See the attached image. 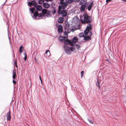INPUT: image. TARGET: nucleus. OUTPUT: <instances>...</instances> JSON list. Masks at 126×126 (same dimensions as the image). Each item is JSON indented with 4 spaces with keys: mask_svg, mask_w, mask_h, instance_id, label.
Returning a JSON list of instances; mask_svg holds the SVG:
<instances>
[{
    "mask_svg": "<svg viewBox=\"0 0 126 126\" xmlns=\"http://www.w3.org/2000/svg\"><path fill=\"white\" fill-rule=\"evenodd\" d=\"M43 6L44 8H49L50 7V5L48 3H43Z\"/></svg>",
    "mask_w": 126,
    "mask_h": 126,
    "instance_id": "ddd939ff",
    "label": "nucleus"
},
{
    "mask_svg": "<svg viewBox=\"0 0 126 126\" xmlns=\"http://www.w3.org/2000/svg\"><path fill=\"white\" fill-rule=\"evenodd\" d=\"M45 1H52V0H44Z\"/></svg>",
    "mask_w": 126,
    "mask_h": 126,
    "instance_id": "72a5a7b5",
    "label": "nucleus"
},
{
    "mask_svg": "<svg viewBox=\"0 0 126 126\" xmlns=\"http://www.w3.org/2000/svg\"><path fill=\"white\" fill-rule=\"evenodd\" d=\"M36 8L37 10L38 11H41L42 8V6L41 5H37L36 6Z\"/></svg>",
    "mask_w": 126,
    "mask_h": 126,
    "instance_id": "f8f14e48",
    "label": "nucleus"
},
{
    "mask_svg": "<svg viewBox=\"0 0 126 126\" xmlns=\"http://www.w3.org/2000/svg\"><path fill=\"white\" fill-rule=\"evenodd\" d=\"M24 55H25V56H24V60L25 61L26 60V59H27V54L26 53Z\"/></svg>",
    "mask_w": 126,
    "mask_h": 126,
    "instance_id": "c85d7f7f",
    "label": "nucleus"
},
{
    "mask_svg": "<svg viewBox=\"0 0 126 126\" xmlns=\"http://www.w3.org/2000/svg\"><path fill=\"white\" fill-rule=\"evenodd\" d=\"M76 46L78 49H79V48L80 47V46L78 44H76Z\"/></svg>",
    "mask_w": 126,
    "mask_h": 126,
    "instance_id": "cd10ccee",
    "label": "nucleus"
},
{
    "mask_svg": "<svg viewBox=\"0 0 126 126\" xmlns=\"http://www.w3.org/2000/svg\"><path fill=\"white\" fill-rule=\"evenodd\" d=\"M91 29L92 25L91 24H89L87 26L86 30L84 31V33H81L79 34V37H83L84 36V34L85 35H87L89 31L91 30Z\"/></svg>",
    "mask_w": 126,
    "mask_h": 126,
    "instance_id": "7ed1b4c3",
    "label": "nucleus"
},
{
    "mask_svg": "<svg viewBox=\"0 0 126 126\" xmlns=\"http://www.w3.org/2000/svg\"><path fill=\"white\" fill-rule=\"evenodd\" d=\"M7 0H6V1H6H7Z\"/></svg>",
    "mask_w": 126,
    "mask_h": 126,
    "instance_id": "ea45409f",
    "label": "nucleus"
},
{
    "mask_svg": "<svg viewBox=\"0 0 126 126\" xmlns=\"http://www.w3.org/2000/svg\"><path fill=\"white\" fill-rule=\"evenodd\" d=\"M63 47L65 52L67 55L70 54L71 52L75 49V48L73 47H70L66 45H64Z\"/></svg>",
    "mask_w": 126,
    "mask_h": 126,
    "instance_id": "f03ea898",
    "label": "nucleus"
},
{
    "mask_svg": "<svg viewBox=\"0 0 126 126\" xmlns=\"http://www.w3.org/2000/svg\"><path fill=\"white\" fill-rule=\"evenodd\" d=\"M84 39L86 41H88L91 39V37L90 36L87 35L85 36L84 37Z\"/></svg>",
    "mask_w": 126,
    "mask_h": 126,
    "instance_id": "2eb2a0df",
    "label": "nucleus"
},
{
    "mask_svg": "<svg viewBox=\"0 0 126 126\" xmlns=\"http://www.w3.org/2000/svg\"><path fill=\"white\" fill-rule=\"evenodd\" d=\"M60 13L62 16L64 17L66 16L67 12L65 10H63L60 12Z\"/></svg>",
    "mask_w": 126,
    "mask_h": 126,
    "instance_id": "1a4fd4ad",
    "label": "nucleus"
},
{
    "mask_svg": "<svg viewBox=\"0 0 126 126\" xmlns=\"http://www.w3.org/2000/svg\"><path fill=\"white\" fill-rule=\"evenodd\" d=\"M67 3H71L73 2V0H66Z\"/></svg>",
    "mask_w": 126,
    "mask_h": 126,
    "instance_id": "5701e85b",
    "label": "nucleus"
},
{
    "mask_svg": "<svg viewBox=\"0 0 126 126\" xmlns=\"http://www.w3.org/2000/svg\"><path fill=\"white\" fill-rule=\"evenodd\" d=\"M92 33L91 32H90L89 33V35L91 36L92 35Z\"/></svg>",
    "mask_w": 126,
    "mask_h": 126,
    "instance_id": "f704fd0d",
    "label": "nucleus"
},
{
    "mask_svg": "<svg viewBox=\"0 0 126 126\" xmlns=\"http://www.w3.org/2000/svg\"><path fill=\"white\" fill-rule=\"evenodd\" d=\"M38 3L40 4H42L44 2V1L43 0H39L38 1Z\"/></svg>",
    "mask_w": 126,
    "mask_h": 126,
    "instance_id": "b1692460",
    "label": "nucleus"
},
{
    "mask_svg": "<svg viewBox=\"0 0 126 126\" xmlns=\"http://www.w3.org/2000/svg\"><path fill=\"white\" fill-rule=\"evenodd\" d=\"M51 13V11H48L47 12L46 14V16L47 17H50L51 16V15H50V14Z\"/></svg>",
    "mask_w": 126,
    "mask_h": 126,
    "instance_id": "dca6fc26",
    "label": "nucleus"
},
{
    "mask_svg": "<svg viewBox=\"0 0 126 126\" xmlns=\"http://www.w3.org/2000/svg\"><path fill=\"white\" fill-rule=\"evenodd\" d=\"M35 62H37V59H36V58H35Z\"/></svg>",
    "mask_w": 126,
    "mask_h": 126,
    "instance_id": "e433bc0d",
    "label": "nucleus"
},
{
    "mask_svg": "<svg viewBox=\"0 0 126 126\" xmlns=\"http://www.w3.org/2000/svg\"><path fill=\"white\" fill-rule=\"evenodd\" d=\"M15 66H17V65L16 64V61H15Z\"/></svg>",
    "mask_w": 126,
    "mask_h": 126,
    "instance_id": "58836bf2",
    "label": "nucleus"
},
{
    "mask_svg": "<svg viewBox=\"0 0 126 126\" xmlns=\"http://www.w3.org/2000/svg\"><path fill=\"white\" fill-rule=\"evenodd\" d=\"M61 5H60L59 6V9L58 11V13L60 14L61 9H64L65 8L67 5L68 4V3L67 2L64 1L62 3H60Z\"/></svg>",
    "mask_w": 126,
    "mask_h": 126,
    "instance_id": "423d86ee",
    "label": "nucleus"
},
{
    "mask_svg": "<svg viewBox=\"0 0 126 126\" xmlns=\"http://www.w3.org/2000/svg\"><path fill=\"white\" fill-rule=\"evenodd\" d=\"M58 31L59 33H61L63 31V27L61 25H59L58 27Z\"/></svg>",
    "mask_w": 126,
    "mask_h": 126,
    "instance_id": "9d476101",
    "label": "nucleus"
},
{
    "mask_svg": "<svg viewBox=\"0 0 126 126\" xmlns=\"http://www.w3.org/2000/svg\"><path fill=\"white\" fill-rule=\"evenodd\" d=\"M88 120L89 122L93 124L94 123L93 121L92 120H90V119H88Z\"/></svg>",
    "mask_w": 126,
    "mask_h": 126,
    "instance_id": "7c9ffc66",
    "label": "nucleus"
},
{
    "mask_svg": "<svg viewBox=\"0 0 126 126\" xmlns=\"http://www.w3.org/2000/svg\"><path fill=\"white\" fill-rule=\"evenodd\" d=\"M92 3H90L88 6V9L89 11H90L91 9L92 6Z\"/></svg>",
    "mask_w": 126,
    "mask_h": 126,
    "instance_id": "6ab92c4d",
    "label": "nucleus"
},
{
    "mask_svg": "<svg viewBox=\"0 0 126 126\" xmlns=\"http://www.w3.org/2000/svg\"><path fill=\"white\" fill-rule=\"evenodd\" d=\"M53 9L52 11V13L53 14H54L56 13V10L55 8H53Z\"/></svg>",
    "mask_w": 126,
    "mask_h": 126,
    "instance_id": "a878e982",
    "label": "nucleus"
},
{
    "mask_svg": "<svg viewBox=\"0 0 126 126\" xmlns=\"http://www.w3.org/2000/svg\"><path fill=\"white\" fill-rule=\"evenodd\" d=\"M49 51L48 50H47L46 51V53L45 54V55H46V57H48L50 56Z\"/></svg>",
    "mask_w": 126,
    "mask_h": 126,
    "instance_id": "f3484780",
    "label": "nucleus"
},
{
    "mask_svg": "<svg viewBox=\"0 0 126 126\" xmlns=\"http://www.w3.org/2000/svg\"><path fill=\"white\" fill-rule=\"evenodd\" d=\"M33 16L34 17H35L34 19H39L40 18H37V17L38 16V17H41L43 16V15L42 14H39L36 11L33 14Z\"/></svg>",
    "mask_w": 126,
    "mask_h": 126,
    "instance_id": "0eeeda50",
    "label": "nucleus"
},
{
    "mask_svg": "<svg viewBox=\"0 0 126 126\" xmlns=\"http://www.w3.org/2000/svg\"><path fill=\"white\" fill-rule=\"evenodd\" d=\"M84 18L81 19V21L82 23H90L92 21V18L91 17L89 16L87 14L83 15Z\"/></svg>",
    "mask_w": 126,
    "mask_h": 126,
    "instance_id": "f257e3e1",
    "label": "nucleus"
},
{
    "mask_svg": "<svg viewBox=\"0 0 126 126\" xmlns=\"http://www.w3.org/2000/svg\"><path fill=\"white\" fill-rule=\"evenodd\" d=\"M80 4L81 5L80 7V11L81 12H83L86 6L87 2L85 0H82L80 1Z\"/></svg>",
    "mask_w": 126,
    "mask_h": 126,
    "instance_id": "39448f33",
    "label": "nucleus"
},
{
    "mask_svg": "<svg viewBox=\"0 0 126 126\" xmlns=\"http://www.w3.org/2000/svg\"><path fill=\"white\" fill-rule=\"evenodd\" d=\"M111 0H106V2L107 3H108L109 2L111 1Z\"/></svg>",
    "mask_w": 126,
    "mask_h": 126,
    "instance_id": "473e14b6",
    "label": "nucleus"
},
{
    "mask_svg": "<svg viewBox=\"0 0 126 126\" xmlns=\"http://www.w3.org/2000/svg\"><path fill=\"white\" fill-rule=\"evenodd\" d=\"M78 39L76 37H74L72 39L71 41L70 40L67 39L65 43L67 44H69L71 46H72L74 45L73 43H76L78 41Z\"/></svg>",
    "mask_w": 126,
    "mask_h": 126,
    "instance_id": "20e7f679",
    "label": "nucleus"
},
{
    "mask_svg": "<svg viewBox=\"0 0 126 126\" xmlns=\"http://www.w3.org/2000/svg\"><path fill=\"white\" fill-rule=\"evenodd\" d=\"M79 0H73V1H79Z\"/></svg>",
    "mask_w": 126,
    "mask_h": 126,
    "instance_id": "c9c22d12",
    "label": "nucleus"
},
{
    "mask_svg": "<svg viewBox=\"0 0 126 126\" xmlns=\"http://www.w3.org/2000/svg\"><path fill=\"white\" fill-rule=\"evenodd\" d=\"M39 77H40V80H41V82H42L41 79V77L40 76H39Z\"/></svg>",
    "mask_w": 126,
    "mask_h": 126,
    "instance_id": "4c0bfd02",
    "label": "nucleus"
},
{
    "mask_svg": "<svg viewBox=\"0 0 126 126\" xmlns=\"http://www.w3.org/2000/svg\"><path fill=\"white\" fill-rule=\"evenodd\" d=\"M11 112L10 111H9L6 114V117L7 119L9 121L11 119V116L10 115Z\"/></svg>",
    "mask_w": 126,
    "mask_h": 126,
    "instance_id": "9b49d317",
    "label": "nucleus"
},
{
    "mask_svg": "<svg viewBox=\"0 0 126 126\" xmlns=\"http://www.w3.org/2000/svg\"><path fill=\"white\" fill-rule=\"evenodd\" d=\"M35 9V8L34 7H33L32 8H31L30 9V11H31V13L32 14H33L34 12V10Z\"/></svg>",
    "mask_w": 126,
    "mask_h": 126,
    "instance_id": "aec40b11",
    "label": "nucleus"
},
{
    "mask_svg": "<svg viewBox=\"0 0 126 126\" xmlns=\"http://www.w3.org/2000/svg\"><path fill=\"white\" fill-rule=\"evenodd\" d=\"M16 73L14 71L13 73V78L14 79H15L16 78Z\"/></svg>",
    "mask_w": 126,
    "mask_h": 126,
    "instance_id": "412c9836",
    "label": "nucleus"
},
{
    "mask_svg": "<svg viewBox=\"0 0 126 126\" xmlns=\"http://www.w3.org/2000/svg\"><path fill=\"white\" fill-rule=\"evenodd\" d=\"M47 12L48 11H47V10L46 9H44L42 10V12L43 16H45V15L46 14Z\"/></svg>",
    "mask_w": 126,
    "mask_h": 126,
    "instance_id": "4468645a",
    "label": "nucleus"
},
{
    "mask_svg": "<svg viewBox=\"0 0 126 126\" xmlns=\"http://www.w3.org/2000/svg\"><path fill=\"white\" fill-rule=\"evenodd\" d=\"M23 47L22 46H21L20 48L19 49V52L20 54L22 52V48Z\"/></svg>",
    "mask_w": 126,
    "mask_h": 126,
    "instance_id": "bb28decb",
    "label": "nucleus"
},
{
    "mask_svg": "<svg viewBox=\"0 0 126 126\" xmlns=\"http://www.w3.org/2000/svg\"><path fill=\"white\" fill-rule=\"evenodd\" d=\"M96 86L97 87H98L99 88L100 85H99V82L98 81V80L96 82Z\"/></svg>",
    "mask_w": 126,
    "mask_h": 126,
    "instance_id": "393cba45",
    "label": "nucleus"
},
{
    "mask_svg": "<svg viewBox=\"0 0 126 126\" xmlns=\"http://www.w3.org/2000/svg\"><path fill=\"white\" fill-rule=\"evenodd\" d=\"M59 39L62 42H63L64 41L63 37L61 36H60L59 37Z\"/></svg>",
    "mask_w": 126,
    "mask_h": 126,
    "instance_id": "4be33fe9",
    "label": "nucleus"
},
{
    "mask_svg": "<svg viewBox=\"0 0 126 126\" xmlns=\"http://www.w3.org/2000/svg\"><path fill=\"white\" fill-rule=\"evenodd\" d=\"M37 3L34 0H32L31 2H28V5L30 7H31L32 5H33L34 7H36L37 5Z\"/></svg>",
    "mask_w": 126,
    "mask_h": 126,
    "instance_id": "6e6552de",
    "label": "nucleus"
},
{
    "mask_svg": "<svg viewBox=\"0 0 126 126\" xmlns=\"http://www.w3.org/2000/svg\"><path fill=\"white\" fill-rule=\"evenodd\" d=\"M58 22L60 23H62L63 22V19L62 17H60L58 20Z\"/></svg>",
    "mask_w": 126,
    "mask_h": 126,
    "instance_id": "a211bd4d",
    "label": "nucleus"
},
{
    "mask_svg": "<svg viewBox=\"0 0 126 126\" xmlns=\"http://www.w3.org/2000/svg\"><path fill=\"white\" fill-rule=\"evenodd\" d=\"M13 82L14 84H16V81L15 80H14V79L13 80Z\"/></svg>",
    "mask_w": 126,
    "mask_h": 126,
    "instance_id": "2f4dec72",
    "label": "nucleus"
},
{
    "mask_svg": "<svg viewBox=\"0 0 126 126\" xmlns=\"http://www.w3.org/2000/svg\"><path fill=\"white\" fill-rule=\"evenodd\" d=\"M83 73H84V72L83 71H82L81 72V78H82L83 76Z\"/></svg>",
    "mask_w": 126,
    "mask_h": 126,
    "instance_id": "c756f323",
    "label": "nucleus"
}]
</instances>
